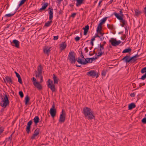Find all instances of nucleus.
<instances>
[{
	"label": "nucleus",
	"mask_w": 146,
	"mask_h": 146,
	"mask_svg": "<svg viewBox=\"0 0 146 146\" xmlns=\"http://www.w3.org/2000/svg\"><path fill=\"white\" fill-rule=\"evenodd\" d=\"M135 94L134 93H131L130 94V95L131 97H134L135 96Z\"/></svg>",
	"instance_id": "nucleus-59"
},
{
	"label": "nucleus",
	"mask_w": 146,
	"mask_h": 146,
	"mask_svg": "<svg viewBox=\"0 0 146 146\" xmlns=\"http://www.w3.org/2000/svg\"><path fill=\"white\" fill-rule=\"evenodd\" d=\"M5 80L8 82L9 83H10L11 84L13 83V82L11 78L8 76H6L5 77V79H4V81H5Z\"/></svg>",
	"instance_id": "nucleus-17"
},
{
	"label": "nucleus",
	"mask_w": 146,
	"mask_h": 146,
	"mask_svg": "<svg viewBox=\"0 0 146 146\" xmlns=\"http://www.w3.org/2000/svg\"><path fill=\"white\" fill-rule=\"evenodd\" d=\"M49 20H52L53 17V9L52 8L49 11Z\"/></svg>",
	"instance_id": "nucleus-20"
},
{
	"label": "nucleus",
	"mask_w": 146,
	"mask_h": 146,
	"mask_svg": "<svg viewBox=\"0 0 146 146\" xmlns=\"http://www.w3.org/2000/svg\"><path fill=\"white\" fill-rule=\"evenodd\" d=\"M19 94L20 96V97H21V98H22L23 97L24 95L22 91H19Z\"/></svg>",
	"instance_id": "nucleus-40"
},
{
	"label": "nucleus",
	"mask_w": 146,
	"mask_h": 146,
	"mask_svg": "<svg viewBox=\"0 0 146 146\" xmlns=\"http://www.w3.org/2000/svg\"><path fill=\"white\" fill-rule=\"evenodd\" d=\"M66 113L64 110H62V113L60 114L59 121L61 123H63L65 120Z\"/></svg>",
	"instance_id": "nucleus-8"
},
{
	"label": "nucleus",
	"mask_w": 146,
	"mask_h": 146,
	"mask_svg": "<svg viewBox=\"0 0 146 146\" xmlns=\"http://www.w3.org/2000/svg\"><path fill=\"white\" fill-rule=\"evenodd\" d=\"M84 31H88L89 29V26L88 25L86 26L84 28H83Z\"/></svg>",
	"instance_id": "nucleus-39"
},
{
	"label": "nucleus",
	"mask_w": 146,
	"mask_h": 146,
	"mask_svg": "<svg viewBox=\"0 0 146 146\" xmlns=\"http://www.w3.org/2000/svg\"><path fill=\"white\" fill-rule=\"evenodd\" d=\"M18 78V82L20 84H22V80L21 78V77H19Z\"/></svg>",
	"instance_id": "nucleus-44"
},
{
	"label": "nucleus",
	"mask_w": 146,
	"mask_h": 146,
	"mask_svg": "<svg viewBox=\"0 0 146 146\" xmlns=\"http://www.w3.org/2000/svg\"><path fill=\"white\" fill-rule=\"evenodd\" d=\"M113 14L115 15L118 19L120 20V21L122 23V24L121 25V26L122 27H124L126 21L123 19V18L121 16H120L117 13L114 12Z\"/></svg>",
	"instance_id": "nucleus-4"
},
{
	"label": "nucleus",
	"mask_w": 146,
	"mask_h": 146,
	"mask_svg": "<svg viewBox=\"0 0 146 146\" xmlns=\"http://www.w3.org/2000/svg\"><path fill=\"white\" fill-rule=\"evenodd\" d=\"M50 113L52 117H54L55 116L56 113V110L55 109V106L54 103L52 105V108L50 110Z\"/></svg>",
	"instance_id": "nucleus-9"
},
{
	"label": "nucleus",
	"mask_w": 146,
	"mask_h": 146,
	"mask_svg": "<svg viewBox=\"0 0 146 146\" xmlns=\"http://www.w3.org/2000/svg\"><path fill=\"white\" fill-rule=\"evenodd\" d=\"M139 55H138L137 54L131 57L133 63L135 62L137 60V59L136 58L139 57Z\"/></svg>",
	"instance_id": "nucleus-25"
},
{
	"label": "nucleus",
	"mask_w": 146,
	"mask_h": 146,
	"mask_svg": "<svg viewBox=\"0 0 146 146\" xmlns=\"http://www.w3.org/2000/svg\"><path fill=\"white\" fill-rule=\"evenodd\" d=\"M107 18L106 17L103 18L100 21V22L101 23H102L103 24V23H104L105 21H106Z\"/></svg>",
	"instance_id": "nucleus-36"
},
{
	"label": "nucleus",
	"mask_w": 146,
	"mask_h": 146,
	"mask_svg": "<svg viewBox=\"0 0 146 146\" xmlns=\"http://www.w3.org/2000/svg\"><path fill=\"white\" fill-rule=\"evenodd\" d=\"M58 36H54V40H57L58 39Z\"/></svg>",
	"instance_id": "nucleus-51"
},
{
	"label": "nucleus",
	"mask_w": 146,
	"mask_h": 146,
	"mask_svg": "<svg viewBox=\"0 0 146 146\" xmlns=\"http://www.w3.org/2000/svg\"><path fill=\"white\" fill-rule=\"evenodd\" d=\"M102 75L105 76L106 74V72L105 71H102Z\"/></svg>",
	"instance_id": "nucleus-57"
},
{
	"label": "nucleus",
	"mask_w": 146,
	"mask_h": 146,
	"mask_svg": "<svg viewBox=\"0 0 146 146\" xmlns=\"http://www.w3.org/2000/svg\"><path fill=\"white\" fill-rule=\"evenodd\" d=\"M108 27L110 29H112L113 28V26L112 25H111L109 24H107Z\"/></svg>",
	"instance_id": "nucleus-43"
},
{
	"label": "nucleus",
	"mask_w": 146,
	"mask_h": 146,
	"mask_svg": "<svg viewBox=\"0 0 146 146\" xmlns=\"http://www.w3.org/2000/svg\"><path fill=\"white\" fill-rule=\"evenodd\" d=\"M141 72L143 74L145 72H146V67H145L143 68L141 70Z\"/></svg>",
	"instance_id": "nucleus-38"
},
{
	"label": "nucleus",
	"mask_w": 146,
	"mask_h": 146,
	"mask_svg": "<svg viewBox=\"0 0 146 146\" xmlns=\"http://www.w3.org/2000/svg\"><path fill=\"white\" fill-rule=\"evenodd\" d=\"M30 128L31 126H27L26 128V131L27 133H29L30 131Z\"/></svg>",
	"instance_id": "nucleus-35"
},
{
	"label": "nucleus",
	"mask_w": 146,
	"mask_h": 146,
	"mask_svg": "<svg viewBox=\"0 0 146 146\" xmlns=\"http://www.w3.org/2000/svg\"><path fill=\"white\" fill-rule=\"evenodd\" d=\"M51 23L52 21H48L47 22L45 23V26L46 27H49L51 24Z\"/></svg>",
	"instance_id": "nucleus-34"
},
{
	"label": "nucleus",
	"mask_w": 146,
	"mask_h": 146,
	"mask_svg": "<svg viewBox=\"0 0 146 146\" xmlns=\"http://www.w3.org/2000/svg\"><path fill=\"white\" fill-rule=\"evenodd\" d=\"M125 37H126V36L125 35H124V36H123V37H121V39L122 40H124L125 39Z\"/></svg>",
	"instance_id": "nucleus-60"
},
{
	"label": "nucleus",
	"mask_w": 146,
	"mask_h": 146,
	"mask_svg": "<svg viewBox=\"0 0 146 146\" xmlns=\"http://www.w3.org/2000/svg\"><path fill=\"white\" fill-rule=\"evenodd\" d=\"M68 58L71 63L74 64L75 63L76 60L74 52L71 51L69 52Z\"/></svg>",
	"instance_id": "nucleus-2"
},
{
	"label": "nucleus",
	"mask_w": 146,
	"mask_h": 146,
	"mask_svg": "<svg viewBox=\"0 0 146 146\" xmlns=\"http://www.w3.org/2000/svg\"><path fill=\"white\" fill-rule=\"evenodd\" d=\"M16 76L18 78L21 77L19 74L18 73H16Z\"/></svg>",
	"instance_id": "nucleus-64"
},
{
	"label": "nucleus",
	"mask_w": 146,
	"mask_h": 146,
	"mask_svg": "<svg viewBox=\"0 0 146 146\" xmlns=\"http://www.w3.org/2000/svg\"><path fill=\"white\" fill-rule=\"evenodd\" d=\"M39 120V118L38 116H35L33 119L34 121L36 124L38 123Z\"/></svg>",
	"instance_id": "nucleus-24"
},
{
	"label": "nucleus",
	"mask_w": 146,
	"mask_h": 146,
	"mask_svg": "<svg viewBox=\"0 0 146 146\" xmlns=\"http://www.w3.org/2000/svg\"><path fill=\"white\" fill-rule=\"evenodd\" d=\"M102 28V27L98 26L97 27V31H98L99 32H100V31L101 30Z\"/></svg>",
	"instance_id": "nucleus-49"
},
{
	"label": "nucleus",
	"mask_w": 146,
	"mask_h": 146,
	"mask_svg": "<svg viewBox=\"0 0 146 146\" xmlns=\"http://www.w3.org/2000/svg\"><path fill=\"white\" fill-rule=\"evenodd\" d=\"M53 79L54 80V84H57L58 83V82L59 80L56 76L54 74L53 75Z\"/></svg>",
	"instance_id": "nucleus-16"
},
{
	"label": "nucleus",
	"mask_w": 146,
	"mask_h": 146,
	"mask_svg": "<svg viewBox=\"0 0 146 146\" xmlns=\"http://www.w3.org/2000/svg\"><path fill=\"white\" fill-rule=\"evenodd\" d=\"M145 84L144 83H140L139 85V86L141 87L142 86L144 85Z\"/></svg>",
	"instance_id": "nucleus-55"
},
{
	"label": "nucleus",
	"mask_w": 146,
	"mask_h": 146,
	"mask_svg": "<svg viewBox=\"0 0 146 146\" xmlns=\"http://www.w3.org/2000/svg\"><path fill=\"white\" fill-rule=\"evenodd\" d=\"M121 60L125 62L126 64L129 62L131 63H133L132 57H130L129 55H126Z\"/></svg>",
	"instance_id": "nucleus-6"
},
{
	"label": "nucleus",
	"mask_w": 146,
	"mask_h": 146,
	"mask_svg": "<svg viewBox=\"0 0 146 146\" xmlns=\"http://www.w3.org/2000/svg\"><path fill=\"white\" fill-rule=\"evenodd\" d=\"M43 69V68L41 66V65H39L37 69V70L38 72V74H37L36 73V75H42V70Z\"/></svg>",
	"instance_id": "nucleus-12"
},
{
	"label": "nucleus",
	"mask_w": 146,
	"mask_h": 146,
	"mask_svg": "<svg viewBox=\"0 0 146 146\" xmlns=\"http://www.w3.org/2000/svg\"><path fill=\"white\" fill-rule=\"evenodd\" d=\"M111 44L113 46H116L118 45L121 42L120 40H117L115 39L111 38L109 40Z\"/></svg>",
	"instance_id": "nucleus-5"
},
{
	"label": "nucleus",
	"mask_w": 146,
	"mask_h": 146,
	"mask_svg": "<svg viewBox=\"0 0 146 146\" xmlns=\"http://www.w3.org/2000/svg\"><path fill=\"white\" fill-rule=\"evenodd\" d=\"M100 40L101 41H102L104 39V37L103 36V35H102L101 36H100Z\"/></svg>",
	"instance_id": "nucleus-54"
},
{
	"label": "nucleus",
	"mask_w": 146,
	"mask_h": 146,
	"mask_svg": "<svg viewBox=\"0 0 146 146\" xmlns=\"http://www.w3.org/2000/svg\"><path fill=\"white\" fill-rule=\"evenodd\" d=\"M104 47H103V45H100V47L98 49V50L99 52L103 53L104 54Z\"/></svg>",
	"instance_id": "nucleus-26"
},
{
	"label": "nucleus",
	"mask_w": 146,
	"mask_h": 146,
	"mask_svg": "<svg viewBox=\"0 0 146 146\" xmlns=\"http://www.w3.org/2000/svg\"><path fill=\"white\" fill-rule=\"evenodd\" d=\"M136 107V105L134 103H132L129 105L128 106L129 110H131Z\"/></svg>",
	"instance_id": "nucleus-22"
},
{
	"label": "nucleus",
	"mask_w": 146,
	"mask_h": 146,
	"mask_svg": "<svg viewBox=\"0 0 146 146\" xmlns=\"http://www.w3.org/2000/svg\"><path fill=\"white\" fill-rule=\"evenodd\" d=\"M12 134L5 141H4V143L5 142V144L6 143V142L8 141H9L10 140L11 141L12 140Z\"/></svg>",
	"instance_id": "nucleus-31"
},
{
	"label": "nucleus",
	"mask_w": 146,
	"mask_h": 146,
	"mask_svg": "<svg viewBox=\"0 0 146 146\" xmlns=\"http://www.w3.org/2000/svg\"><path fill=\"white\" fill-rule=\"evenodd\" d=\"M81 57L82 58H85L84 57V56L83 54V53H82V51H81Z\"/></svg>",
	"instance_id": "nucleus-58"
},
{
	"label": "nucleus",
	"mask_w": 146,
	"mask_h": 146,
	"mask_svg": "<svg viewBox=\"0 0 146 146\" xmlns=\"http://www.w3.org/2000/svg\"><path fill=\"white\" fill-rule=\"evenodd\" d=\"M17 5V2L13 3L12 4V6H11V9H9L8 10L9 11V12L13 10H14L16 8Z\"/></svg>",
	"instance_id": "nucleus-18"
},
{
	"label": "nucleus",
	"mask_w": 146,
	"mask_h": 146,
	"mask_svg": "<svg viewBox=\"0 0 146 146\" xmlns=\"http://www.w3.org/2000/svg\"><path fill=\"white\" fill-rule=\"evenodd\" d=\"M33 123L32 120H30L27 123V126H31Z\"/></svg>",
	"instance_id": "nucleus-41"
},
{
	"label": "nucleus",
	"mask_w": 146,
	"mask_h": 146,
	"mask_svg": "<svg viewBox=\"0 0 146 146\" xmlns=\"http://www.w3.org/2000/svg\"><path fill=\"white\" fill-rule=\"evenodd\" d=\"M122 13H123L121 11V10L120 11V12L119 14H120V15H121L120 16H121L122 17L123 16V15Z\"/></svg>",
	"instance_id": "nucleus-56"
},
{
	"label": "nucleus",
	"mask_w": 146,
	"mask_h": 146,
	"mask_svg": "<svg viewBox=\"0 0 146 146\" xmlns=\"http://www.w3.org/2000/svg\"><path fill=\"white\" fill-rule=\"evenodd\" d=\"M37 135H35V134L34 133L33 135L32 136V137H31V139H34L35 138V137L37 136Z\"/></svg>",
	"instance_id": "nucleus-48"
},
{
	"label": "nucleus",
	"mask_w": 146,
	"mask_h": 146,
	"mask_svg": "<svg viewBox=\"0 0 146 146\" xmlns=\"http://www.w3.org/2000/svg\"><path fill=\"white\" fill-rule=\"evenodd\" d=\"M89 60H91L90 62H91V63L93 61V60H95L94 57L90 58H89Z\"/></svg>",
	"instance_id": "nucleus-53"
},
{
	"label": "nucleus",
	"mask_w": 146,
	"mask_h": 146,
	"mask_svg": "<svg viewBox=\"0 0 146 146\" xmlns=\"http://www.w3.org/2000/svg\"><path fill=\"white\" fill-rule=\"evenodd\" d=\"M146 78V73H145V74L143 75L140 78L142 80H144Z\"/></svg>",
	"instance_id": "nucleus-45"
},
{
	"label": "nucleus",
	"mask_w": 146,
	"mask_h": 146,
	"mask_svg": "<svg viewBox=\"0 0 146 146\" xmlns=\"http://www.w3.org/2000/svg\"><path fill=\"white\" fill-rule=\"evenodd\" d=\"M76 15V13H73L71 15V17H75Z\"/></svg>",
	"instance_id": "nucleus-52"
},
{
	"label": "nucleus",
	"mask_w": 146,
	"mask_h": 146,
	"mask_svg": "<svg viewBox=\"0 0 146 146\" xmlns=\"http://www.w3.org/2000/svg\"><path fill=\"white\" fill-rule=\"evenodd\" d=\"M3 104L0 103V105L4 108H5L9 104V101L8 100V98L6 95H5L4 99L3 101Z\"/></svg>",
	"instance_id": "nucleus-3"
},
{
	"label": "nucleus",
	"mask_w": 146,
	"mask_h": 146,
	"mask_svg": "<svg viewBox=\"0 0 146 146\" xmlns=\"http://www.w3.org/2000/svg\"><path fill=\"white\" fill-rule=\"evenodd\" d=\"M131 49L129 48H128L125 49L124 50L123 52V53H128L130 52L131 51Z\"/></svg>",
	"instance_id": "nucleus-27"
},
{
	"label": "nucleus",
	"mask_w": 146,
	"mask_h": 146,
	"mask_svg": "<svg viewBox=\"0 0 146 146\" xmlns=\"http://www.w3.org/2000/svg\"><path fill=\"white\" fill-rule=\"evenodd\" d=\"M36 77H38V78L40 77V82L41 83L43 81V80L42 79V75H36Z\"/></svg>",
	"instance_id": "nucleus-37"
},
{
	"label": "nucleus",
	"mask_w": 146,
	"mask_h": 146,
	"mask_svg": "<svg viewBox=\"0 0 146 146\" xmlns=\"http://www.w3.org/2000/svg\"><path fill=\"white\" fill-rule=\"evenodd\" d=\"M103 43V44H100V45H103V47H104V46L106 43V42L105 41H104Z\"/></svg>",
	"instance_id": "nucleus-61"
},
{
	"label": "nucleus",
	"mask_w": 146,
	"mask_h": 146,
	"mask_svg": "<svg viewBox=\"0 0 146 146\" xmlns=\"http://www.w3.org/2000/svg\"><path fill=\"white\" fill-rule=\"evenodd\" d=\"M33 84L39 90L42 89V86L38 82H34Z\"/></svg>",
	"instance_id": "nucleus-11"
},
{
	"label": "nucleus",
	"mask_w": 146,
	"mask_h": 146,
	"mask_svg": "<svg viewBox=\"0 0 146 146\" xmlns=\"http://www.w3.org/2000/svg\"><path fill=\"white\" fill-rule=\"evenodd\" d=\"M98 33H99L100 34V35H103V34H104V33H102L101 32V31H100L99 32L98 31H97Z\"/></svg>",
	"instance_id": "nucleus-62"
},
{
	"label": "nucleus",
	"mask_w": 146,
	"mask_h": 146,
	"mask_svg": "<svg viewBox=\"0 0 146 146\" xmlns=\"http://www.w3.org/2000/svg\"><path fill=\"white\" fill-rule=\"evenodd\" d=\"M30 100V98L28 96H27L25 98V104L27 105Z\"/></svg>",
	"instance_id": "nucleus-28"
},
{
	"label": "nucleus",
	"mask_w": 146,
	"mask_h": 146,
	"mask_svg": "<svg viewBox=\"0 0 146 146\" xmlns=\"http://www.w3.org/2000/svg\"><path fill=\"white\" fill-rule=\"evenodd\" d=\"M77 62L79 64L84 65H86L87 63L88 62L86 61L85 62H84V60H82L80 58H78V60H77Z\"/></svg>",
	"instance_id": "nucleus-14"
},
{
	"label": "nucleus",
	"mask_w": 146,
	"mask_h": 146,
	"mask_svg": "<svg viewBox=\"0 0 146 146\" xmlns=\"http://www.w3.org/2000/svg\"><path fill=\"white\" fill-rule=\"evenodd\" d=\"M87 75L93 77H96V78L98 77V75L96 73L94 70H91L87 73Z\"/></svg>",
	"instance_id": "nucleus-10"
},
{
	"label": "nucleus",
	"mask_w": 146,
	"mask_h": 146,
	"mask_svg": "<svg viewBox=\"0 0 146 146\" xmlns=\"http://www.w3.org/2000/svg\"><path fill=\"white\" fill-rule=\"evenodd\" d=\"M16 11L14 12L13 13H10L8 14H6L5 16V17H10L11 16H13L16 13Z\"/></svg>",
	"instance_id": "nucleus-29"
},
{
	"label": "nucleus",
	"mask_w": 146,
	"mask_h": 146,
	"mask_svg": "<svg viewBox=\"0 0 146 146\" xmlns=\"http://www.w3.org/2000/svg\"><path fill=\"white\" fill-rule=\"evenodd\" d=\"M83 113L85 117H88L89 119H92L94 117L90 108L85 107L83 109Z\"/></svg>",
	"instance_id": "nucleus-1"
},
{
	"label": "nucleus",
	"mask_w": 146,
	"mask_h": 146,
	"mask_svg": "<svg viewBox=\"0 0 146 146\" xmlns=\"http://www.w3.org/2000/svg\"><path fill=\"white\" fill-rule=\"evenodd\" d=\"M75 40L76 41H78V40H80V38L78 36H77L75 38Z\"/></svg>",
	"instance_id": "nucleus-50"
},
{
	"label": "nucleus",
	"mask_w": 146,
	"mask_h": 146,
	"mask_svg": "<svg viewBox=\"0 0 146 146\" xmlns=\"http://www.w3.org/2000/svg\"><path fill=\"white\" fill-rule=\"evenodd\" d=\"M89 58H84L85 59V61H84V62H85L86 61L88 62L87 63H91L90 62V60H89Z\"/></svg>",
	"instance_id": "nucleus-42"
},
{
	"label": "nucleus",
	"mask_w": 146,
	"mask_h": 146,
	"mask_svg": "<svg viewBox=\"0 0 146 146\" xmlns=\"http://www.w3.org/2000/svg\"><path fill=\"white\" fill-rule=\"evenodd\" d=\"M42 7L39 9L40 11H42L45 9L48 5V4L46 3H43L42 4Z\"/></svg>",
	"instance_id": "nucleus-13"
},
{
	"label": "nucleus",
	"mask_w": 146,
	"mask_h": 146,
	"mask_svg": "<svg viewBox=\"0 0 146 146\" xmlns=\"http://www.w3.org/2000/svg\"><path fill=\"white\" fill-rule=\"evenodd\" d=\"M88 31H84V35H86L87 34V33H88Z\"/></svg>",
	"instance_id": "nucleus-63"
},
{
	"label": "nucleus",
	"mask_w": 146,
	"mask_h": 146,
	"mask_svg": "<svg viewBox=\"0 0 146 146\" xmlns=\"http://www.w3.org/2000/svg\"><path fill=\"white\" fill-rule=\"evenodd\" d=\"M26 1V0H21V1L20 3L19 4V5L18 6V7L17 9H18V8L19 7H20L23 4L25 3V2Z\"/></svg>",
	"instance_id": "nucleus-33"
},
{
	"label": "nucleus",
	"mask_w": 146,
	"mask_h": 146,
	"mask_svg": "<svg viewBox=\"0 0 146 146\" xmlns=\"http://www.w3.org/2000/svg\"><path fill=\"white\" fill-rule=\"evenodd\" d=\"M104 53H102L100 52H99L98 53V54H97V56L98 57H100L101 56H102V55L104 54Z\"/></svg>",
	"instance_id": "nucleus-47"
},
{
	"label": "nucleus",
	"mask_w": 146,
	"mask_h": 146,
	"mask_svg": "<svg viewBox=\"0 0 146 146\" xmlns=\"http://www.w3.org/2000/svg\"><path fill=\"white\" fill-rule=\"evenodd\" d=\"M141 122L144 124L146 123V117L143 118Z\"/></svg>",
	"instance_id": "nucleus-46"
},
{
	"label": "nucleus",
	"mask_w": 146,
	"mask_h": 146,
	"mask_svg": "<svg viewBox=\"0 0 146 146\" xmlns=\"http://www.w3.org/2000/svg\"><path fill=\"white\" fill-rule=\"evenodd\" d=\"M66 47V44L64 42H62L60 45V47L61 48V50H62L64 49Z\"/></svg>",
	"instance_id": "nucleus-21"
},
{
	"label": "nucleus",
	"mask_w": 146,
	"mask_h": 146,
	"mask_svg": "<svg viewBox=\"0 0 146 146\" xmlns=\"http://www.w3.org/2000/svg\"><path fill=\"white\" fill-rule=\"evenodd\" d=\"M77 3L76 4V6L78 7L82 3L83 0H76Z\"/></svg>",
	"instance_id": "nucleus-23"
},
{
	"label": "nucleus",
	"mask_w": 146,
	"mask_h": 146,
	"mask_svg": "<svg viewBox=\"0 0 146 146\" xmlns=\"http://www.w3.org/2000/svg\"><path fill=\"white\" fill-rule=\"evenodd\" d=\"M48 86L50 88L52 92L55 91V86L52 80L49 79L48 81Z\"/></svg>",
	"instance_id": "nucleus-7"
},
{
	"label": "nucleus",
	"mask_w": 146,
	"mask_h": 146,
	"mask_svg": "<svg viewBox=\"0 0 146 146\" xmlns=\"http://www.w3.org/2000/svg\"><path fill=\"white\" fill-rule=\"evenodd\" d=\"M50 48H48V47H46L44 49V52L48 56L49 55V53L50 51Z\"/></svg>",
	"instance_id": "nucleus-19"
},
{
	"label": "nucleus",
	"mask_w": 146,
	"mask_h": 146,
	"mask_svg": "<svg viewBox=\"0 0 146 146\" xmlns=\"http://www.w3.org/2000/svg\"><path fill=\"white\" fill-rule=\"evenodd\" d=\"M135 15L137 16H139L140 14V12L137 9H135Z\"/></svg>",
	"instance_id": "nucleus-32"
},
{
	"label": "nucleus",
	"mask_w": 146,
	"mask_h": 146,
	"mask_svg": "<svg viewBox=\"0 0 146 146\" xmlns=\"http://www.w3.org/2000/svg\"><path fill=\"white\" fill-rule=\"evenodd\" d=\"M13 43L15 44L14 46L17 48L19 47V42L17 40L15 39L13 41Z\"/></svg>",
	"instance_id": "nucleus-15"
},
{
	"label": "nucleus",
	"mask_w": 146,
	"mask_h": 146,
	"mask_svg": "<svg viewBox=\"0 0 146 146\" xmlns=\"http://www.w3.org/2000/svg\"><path fill=\"white\" fill-rule=\"evenodd\" d=\"M39 132L40 129L38 128H37L34 131V133L38 135L39 134Z\"/></svg>",
	"instance_id": "nucleus-30"
}]
</instances>
